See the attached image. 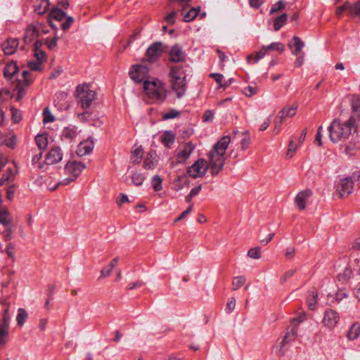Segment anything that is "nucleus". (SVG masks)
Returning a JSON list of instances; mask_svg holds the SVG:
<instances>
[{
    "label": "nucleus",
    "instance_id": "nucleus-1",
    "mask_svg": "<svg viewBox=\"0 0 360 360\" xmlns=\"http://www.w3.org/2000/svg\"><path fill=\"white\" fill-rule=\"evenodd\" d=\"M231 142L229 136H223L213 146L209 153L208 168H210L212 176H216L222 170L225 162V152Z\"/></svg>",
    "mask_w": 360,
    "mask_h": 360
},
{
    "label": "nucleus",
    "instance_id": "nucleus-2",
    "mask_svg": "<svg viewBox=\"0 0 360 360\" xmlns=\"http://www.w3.org/2000/svg\"><path fill=\"white\" fill-rule=\"evenodd\" d=\"M356 129V122L353 117H350L345 122L340 120H334L328 128L329 137L332 142L338 143L347 140L352 134V131Z\"/></svg>",
    "mask_w": 360,
    "mask_h": 360
},
{
    "label": "nucleus",
    "instance_id": "nucleus-3",
    "mask_svg": "<svg viewBox=\"0 0 360 360\" xmlns=\"http://www.w3.org/2000/svg\"><path fill=\"white\" fill-rule=\"evenodd\" d=\"M143 90L153 102L162 103L167 97V91L163 83L159 79L145 81Z\"/></svg>",
    "mask_w": 360,
    "mask_h": 360
},
{
    "label": "nucleus",
    "instance_id": "nucleus-4",
    "mask_svg": "<svg viewBox=\"0 0 360 360\" xmlns=\"http://www.w3.org/2000/svg\"><path fill=\"white\" fill-rule=\"evenodd\" d=\"M76 96L82 108L88 109L96 99V94L95 91L90 89L86 84H83L77 86Z\"/></svg>",
    "mask_w": 360,
    "mask_h": 360
},
{
    "label": "nucleus",
    "instance_id": "nucleus-5",
    "mask_svg": "<svg viewBox=\"0 0 360 360\" xmlns=\"http://www.w3.org/2000/svg\"><path fill=\"white\" fill-rule=\"evenodd\" d=\"M289 47L291 49V52L293 55L297 56L295 61V66L300 68L302 66L304 61V54L302 51L304 46V43L300 39V37L295 36L292 39L291 41L288 44Z\"/></svg>",
    "mask_w": 360,
    "mask_h": 360
},
{
    "label": "nucleus",
    "instance_id": "nucleus-6",
    "mask_svg": "<svg viewBox=\"0 0 360 360\" xmlns=\"http://www.w3.org/2000/svg\"><path fill=\"white\" fill-rule=\"evenodd\" d=\"M22 80L16 79L15 90L17 91V100H20L26 94L25 87L29 86L33 82L34 77L29 70H23L22 72Z\"/></svg>",
    "mask_w": 360,
    "mask_h": 360
},
{
    "label": "nucleus",
    "instance_id": "nucleus-7",
    "mask_svg": "<svg viewBox=\"0 0 360 360\" xmlns=\"http://www.w3.org/2000/svg\"><path fill=\"white\" fill-rule=\"evenodd\" d=\"M129 75L134 82L144 84L145 81H148L149 68L144 65H134L131 68Z\"/></svg>",
    "mask_w": 360,
    "mask_h": 360
},
{
    "label": "nucleus",
    "instance_id": "nucleus-8",
    "mask_svg": "<svg viewBox=\"0 0 360 360\" xmlns=\"http://www.w3.org/2000/svg\"><path fill=\"white\" fill-rule=\"evenodd\" d=\"M165 51V46L160 41L153 43L146 50V60L150 63H154L160 59Z\"/></svg>",
    "mask_w": 360,
    "mask_h": 360
},
{
    "label": "nucleus",
    "instance_id": "nucleus-9",
    "mask_svg": "<svg viewBox=\"0 0 360 360\" xmlns=\"http://www.w3.org/2000/svg\"><path fill=\"white\" fill-rule=\"evenodd\" d=\"M208 169V165L204 159L198 160L192 166L188 167V174L193 178L196 179L203 176Z\"/></svg>",
    "mask_w": 360,
    "mask_h": 360
},
{
    "label": "nucleus",
    "instance_id": "nucleus-10",
    "mask_svg": "<svg viewBox=\"0 0 360 360\" xmlns=\"http://www.w3.org/2000/svg\"><path fill=\"white\" fill-rule=\"evenodd\" d=\"M353 182L351 178L341 179L337 185L336 191L340 198H345L350 195L353 191Z\"/></svg>",
    "mask_w": 360,
    "mask_h": 360
},
{
    "label": "nucleus",
    "instance_id": "nucleus-11",
    "mask_svg": "<svg viewBox=\"0 0 360 360\" xmlns=\"http://www.w3.org/2000/svg\"><path fill=\"white\" fill-rule=\"evenodd\" d=\"M297 335V330L293 327L288 331L284 336L282 341L280 342L279 353L281 355H285L288 349L292 346V342H295Z\"/></svg>",
    "mask_w": 360,
    "mask_h": 360
},
{
    "label": "nucleus",
    "instance_id": "nucleus-12",
    "mask_svg": "<svg viewBox=\"0 0 360 360\" xmlns=\"http://www.w3.org/2000/svg\"><path fill=\"white\" fill-rule=\"evenodd\" d=\"M84 169L85 165L83 163L77 161H69L65 165V172L67 175L76 179Z\"/></svg>",
    "mask_w": 360,
    "mask_h": 360
},
{
    "label": "nucleus",
    "instance_id": "nucleus-13",
    "mask_svg": "<svg viewBox=\"0 0 360 360\" xmlns=\"http://www.w3.org/2000/svg\"><path fill=\"white\" fill-rule=\"evenodd\" d=\"M63 158V153L59 147L52 148L46 155V167L59 162Z\"/></svg>",
    "mask_w": 360,
    "mask_h": 360
},
{
    "label": "nucleus",
    "instance_id": "nucleus-14",
    "mask_svg": "<svg viewBox=\"0 0 360 360\" xmlns=\"http://www.w3.org/2000/svg\"><path fill=\"white\" fill-rule=\"evenodd\" d=\"M186 53L183 51L182 47L179 44H174L172 46L169 52V60L173 63H181L186 59Z\"/></svg>",
    "mask_w": 360,
    "mask_h": 360
},
{
    "label": "nucleus",
    "instance_id": "nucleus-15",
    "mask_svg": "<svg viewBox=\"0 0 360 360\" xmlns=\"http://www.w3.org/2000/svg\"><path fill=\"white\" fill-rule=\"evenodd\" d=\"M172 89L176 93L177 98H181L186 91V79H171Z\"/></svg>",
    "mask_w": 360,
    "mask_h": 360
},
{
    "label": "nucleus",
    "instance_id": "nucleus-16",
    "mask_svg": "<svg viewBox=\"0 0 360 360\" xmlns=\"http://www.w3.org/2000/svg\"><path fill=\"white\" fill-rule=\"evenodd\" d=\"M65 18V13L63 11L58 8H54L51 9L48 15V22L53 30H57L58 26L53 22V20L60 22L64 20Z\"/></svg>",
    "mask_w": 360,
    "mask_h": 360
},
{
    "label": "nucleus",
    "instance_id": "nucleus-17",
    "mask_svg": "<svg viewBox=\"0 0 360 360\" xmlns=\"http://www.w3.org/2000/svg\"><path fill=\"white\" fill-rule=\"evenodd\" d=\"M318 297L319 292L316 288H312L308 290L306 297V304L310 311H314L319 305L318 302Z\"/></svg>",
    "mask_w": 360,
    "mask_h": 360
},
{
    "label": "nucleus",
    "instance_id": "nucleus-18",
    "mask_svg": "<svg viewBox=\"0 0 360 360\" xmlns=\"http://www.w3.org/2000/svg\"><path fill=\"white\" fill-rule=\"evenodd\" d=\"M312 191L310 189H305L299 192L295 199V203L300 210H304L306 208L307 201L311 196Z\"/></svg>",
    "mask_w": 360,
    "mask_h": 360
},
{
    "label": "nucleus",
    "instance_id": "nucleus-19",
    "mask_svg": "<svg viewBox=\"0 0 360 360\" xmlns=\"http://www.w3.org/2000/svg\"><path fill=\"white\" fill-rule=\"evenodd\" d=\"M10 316H4L0 320V345H4L9 333Z\"/></svg>",
    "mask_w": 360,
    "mask_h": 360
},
{
    "label": "nucleus",
    "instance_id": "nucleus-20",
    "mask_svg": "<svg viewBox=\"0 0 360 360\" xmlns=\"http://www.w3.org/2000/svg\"><path fill=\"white\" fill-rule=\"evenodd\" d=\"M189 68L187 65H172L169 71L171 79H186V69Z\"/></svg>",
    "mask_w": 360,
    "mask_h": 360
},
{
    "label": "nucleus",
    "instance_id": "nucleus-21",
    "mask_svg": "<svg viewBox=\"0 0 360 360\" xmlns=\"http://www.w3.org/2000/svg\"><path fill=\"white\" fill-rule=\"evenodd\" d=\"M39 36V30L34 25H30L27 27L23 36V41L25 44L32 42Z\"/></svg>",
    "mask_w": 360,
    "mask_h": 360
},
{
    "label": "nucleus",
    "instance_id": "nucleus-22",
    "mask_svg": "<svg viewBox=\"0 0 360 360\" xmlns=\"http://www.w3.org/2000/svg\"><path fill=\"white\" fill-rule=\"evenodd\" d=\"M18 39L17 38H8L2 44V49L6 55L13 54L18 46Z\"/></svg>",
    "mask_w": 360,
    "mask_h": 360
},
{
    "label": "nucleus",
    "instance_id": "nucleus-23",
    "mask_svg": "<svg viewBox=\"0 0 360 360\" xmlns=\"http://www.w3.org/2000/svg\"><path fill=\"white\" fill-rule=\"evenodd\" d=\"M94 148V141L87 139L82 141L77 146V153L79 156H84L89 154Z\"/></svg>",
    "mask_w": 360,
    "mask_h": 360
},
{
    "label": "nucleus",
    "instance_id": "nucleus-24",
    "mask_svg": "<svg viewBox=\"0 0 360 360\" xmlns=\"http://www.w3.org/2000/svg\"><path fill=\"white\" fill-rule=\"evenodd\" d=\"M18 72V67L13 61L8 63L4 69V75L6 79H12Z\"/></svg>",
    "mask_w": 360,
    "mask_h": 360
},
{
    "label": "nucleus",
    "instance_id": "nucleus-25",
    "mask_svg": "<svg viewBox=\"0 0 360 360\" xmlns=\"http://www.w3.org/2000/svg\"><path fill=\"white\" fill-rule=\"evenodd\" d=\"M41 45H42L41 41H40V40L36 41L34 44V56L37 58V60H38L42 63L46 61V57L45 52L40 49Z\"/></svg>",
    "mask_w": 360,
    "mask_h": 360
},
{
    "label": "nucleus",
    "instance_id": "nucleus-26",
    "mask_svg": "<svg viewBox=\"0 0 360 360\" xmlns=\"http://www.w3.org/2000/svg\"><path fill=\"white\" fill-rule=\"evenodd\" d=\"M194 148L195 146L191 142L187 143L184 146L183 150L178 153V158L180 161L186 160L193 151Z\"/></svg>",
    "mask_w": 360,
    "mask_h": 360
},
{
    "label": "nucleus",
    "instance_id": "nucleus-27",
    "mask_svg": "<svg viewBox=\"0 0 360 360\" xmlns=\"http://www.w3.org/2000/svg\"><path fill=\"white\" fill-rule=\"evenodd\" d=\"M49 8V0H39L37 4L34 6V11L38 15H43Z\"/></svg>",
    "mask_w": 360,
    "mask_h": 360
},
{
    "label": "nucleus",
    "instance_id": "nucleus-28",
    "mask_svg": "<svg viewBox=\"0 0 360 360\" xmlns=\"http://www.w3.org/2000/svg\"><path fill=\"white\" fill-rule=\"evenodd\" d=\"M0 224L6 227L12 226V218L7 210L2 209L0 210Z\"/></svg>",
    "mask_w": 360,
    "mask_h": 360
},
{
    "label": "nucleus",
    "instance_id": "nucleus-29",
    "mask_svg": "<svg viewBox=\"0 0 360 360\" xmlns=\"http://www.w3.org/2000/svg\"><path fill=\"white\" fill-rule=\"evenodd\" d=\"M155 152L151 150L148 153L143 162V167L146 169H153L155 168L154 159L155 158Z\"/></svg>",
    "mask_w": 360,
    "mask_h": 360
},
{
    "label": "nucleus",
    "instance_id": "nucleus-30",
    "mask_svg": "<svg viewBox=\"0 0 360 360\" xmlns=\"http://www.w3.org/2000/svg\"><path fill=\"white\" fill-rule=\"evenodd\" d=\"M268 50L266 46H263L259 51L257 52L255 56L249 55L247 57V60L249 63H251V60H253L254 63H257L261 58H264L267 53Z\"/></svg>",
    "mask_w": 360,
    "mask_h": 360
},
{
    "label": "nucleus",
    "instance_id": "nucleus-31",
    "mask_svg": "<svg viewBox=\"0 0 360 360\" xmlns=\"http://www.w3.org/2000/svg\"><path fill=\"white\" fill-rule=\"evenodd\" d=\"M41 157V152L34 155L32 159V164L35 168L44 171L47 169V167H46L45 161L44 162H40Z\"/></svg>",
    "mask_w": 360,
    "mask_h": 360
},
{
    "label": "nucleus",
    "instance_id": "nucleus-32",
    "mask_svg": "<svg viewBox=\"0 0 360 360\" xmlns=\"http://www.w3.org/2000/svg\"><path fill=\"white\" fill-rule=\"evenodd\" d=\"M360 335V325L353 323L347 332V338L350 340H356Z\"/></svg>",
    "mask_w": 360,
    "mask_h": 360
},
{
    "label": "nucleus",
    "instance_id": "nucleus-33",
    "mask_svg": "<svg viewBox=\"0 0 360 360\" xmlns=\"http://www.w3.org/2000/svg\"><path fill=\"white\" fill-rule=\"evenodd\" d=\"M288 15L283 13L278 16L274 22V29L275 31H278L287 22Z\"/></svg>",
    "mask_w": 360,
    "mask_h": 360
},
{
    "label": "nucleus",
    "instance_id": "nucleus-34",
    "mask_svg": "<svg viewBox=\"0 0 360 360\" xmlns=\"http://www.w3.org/2000/svg\"><path fill=\"white\" fill-rule=\"evenodd\" d=\"M77 134L75 127H66L63 129L62 136L65 139L72 140Z\"/></svg>",
    "mask_w": 360,
    "mask_h": 360
},
{
    "label": "nucleus",
    "instance_id": "nucleus-35",
    "mask_svg": "<svg viewBox=\"0 0 360 360\" xmlns=\"http://www.w3.org/2000/svg\"><path fill=\"white\" fill-rule=\"evenodd\" d=\"M210 77L213 78L221 88L225 89L230 85V82H224V76L220 73H211Z\"/></svg>",
    "mask_w": 360,
    "mask_h": 360
},
{
    "label": "nucleus",
    "instance_id": "nucleus-36",
    "mask_svg": "<svg viewBox=\"0 0 360 360\" xmlns=\"http://www.w3.org/2000/svg\"><path fill=\"white\" fill-rule=\"evenodd\" d=\"M339 316H323L322 323L323 326L328 328H333L338 321Z\"/></svg>",
    "mask_w": 360,
    "mask_h": 360
},
{
    "label": "nucleus",
    "instance_id": "nucleus-37",
    "mask_svg": "<svg viewBox=\"0 0 360 360\" xmlns=\"http://www.w3.org/2000/svg\"><path fill=\"white\" fill-rule=\"evenodd\" d=\"M36 143L39 149H45L48 145V139L46 136L43 134H38L35 137Z\"/></svg>",
    "mask_w": 360,
    "mask_h": 360
},
{
    "label": "nucleus",
    "instance_id": "nucleus-38",
    "mask_svg": "<svg viewBox=\"0 0 360 360\" xmlns=\"http://www.w3.org/2000/svg\"><path fill=\"white\" fill-rule=\"evenodd\" d=\"M240 134L243 136L240 141V146L243 150H245L250 145L251 139L248 131H245L241 132Z\"/></svg>",
    "mask_w": 360,
    "mask_h": 360
},
{
    "label": "nucleus",
    "instance_id": "nucleus-39",
    "mask_svg": "<svg viewBox=\"0 0 360 360\" xmlns=\"http://www.w3.org/2000/svg\"><path fill=\"white\" fill-rule=\"evenodd\" d=\"M200 11V8H191L184 15V20L185 22H190L194 20L197 15H198Z\"/></svg>",
    "mask_w": 360,
    "mask_h": 360
},
{
    "label": "nucleus",
    "instance_id": "nucleus-40",
    "mask_svg": "<svg viewBox=\"0 0 360 360\" xmlns=\"http://www.w3.org/2000/svg\"><path fill=\"white\" fill-rule=\"evenodd\" d=\"M268 51H276L279 53H282L285 50V45L281 42H273L271 44L266 46Z\"/></svg>",
    "mask_w": 360,
    "mask_h": 360
},
{
    "label": "nucleus",
    "instance_id": "nucleus-41",
    "mask_svg": "<svg viewBox=\"0 0 360 360\" xmlns=\"http://www.w3.org/2000/svg\"><path fill=\"white\" fill-rule=\"evenodd\" d=\"M298 108V105L297 104H294L292 106H285L281 111L284 112L285 117H292L295 115L297 110Z\"/></svg>",
    "mask_w": 360,
    "mask_h": 360
},
{
    "label": "nucleus",
    "instance_id": "nucleus-42",
    "mask_svg": "<svg viewBox=\"0 0 360 360\" xmlns=\"http://www.w3.org/2000/svg\"><path fill=\"white\" fill-rule=\"evenodd\" d=\"M246 279L245 276H236L233 278L232 281V290H236L240 287H242L244 283H245Z\"/></svg>",
    "mask_w": 360,
    "mask_h": 360
},
{
    "label": "nucleus",
    "instance_id": "nucleus-43",
    "mask_svg": "<svg viewBox=\"0 0 360 360\" xmlns=\"http://www.w3.org/2000/svg\"><path fill=\"white\" fill-rule=\"evenodd\" d=\"M162 141L167 147H169L174 142V135L171 131H166L162 137Z\"/></svg>",
    "mask_w": 360,
    "mask_h": 360
},
{
    "label": "nucleus",
    "instance_id": "nucleus-44",
    "mask_svg": "<svg viewBox=\"0 0 360 360\" xmlns=\"http://www.w3.org/2000/svg\"><path fill=\"white\" fill-rule=\"evenodd\" d=\"M349 15L355 17L360 15V1L354 3L353 5L349 6L348 8Z\"/></svg>",
    "mask_w": 360,
    "mask_h": 360
},
{
    "label": "nucleus",
    "instance_id": "nucleus-45",
    "mask_svg": "<svg viewBox=\"0 0 360 360\" xmlns=\"http://www.w3.org/2000/svg\"><path fill=\"white\" fill-rule=\"evenodd\" d=\"M152 186L155 191H160L162 189V179L160 176L155 175L152 178Z\"/></svg>",
    "mask_w": 360,
    "mask_h": 360
},
{
    "label": "nucleus",
    "instance_id": "nucleus-46",
    "mask_svg": "<svg viewBox=\"0 0 360 360\" xmlns=\"http://www.w3.org/2000/svg\"><path fill=\"white\" fill-rule=\"evenodd\" d=\"M144 180L145 176L141 173L135 172L131 176V181L135 186H141Z\"/></svg>",
    "mask_w": 360,
    "mask_h": 360
},
{
    "label": "nucleus",
    "instance_id": "nucleus-47",
    "mask_svg": "<svg viewBox=\"0 0 360 360\" xmlns=\"http://www.w3.org/2000/svg\"><path fill=\"white\" fill-rule=\"evenodd\" d=\"M261 249L259 247L250 248L248 252V256L252 259H259L261 257Z\"/></svg>",
    "mask_w": 360,
    "mask_h": 360
},
{
    "label": "nucleus",
    "instance_id": "nucleus-48",
    "mask_svg": "<svg viewBox=\"0 0 360 360\" xmlns=\"http://www.w3.org/2000/svg\"><path fill=\"white\" fill-rule=\"evenodd\" d=\"M351 106L353 112L360 111V97L353 96L351 99Z\"/></svg>",
    "mask_w": 360,
    "mask_h": 360
},
{
    "label": "nucleus",
    "instance_id": "nucleus-49",
    "mask_svg": "<svg viewBox=\"0 0 360 360\" xmlns=\"http://www.w3.org/2000/svg\"><path fill=\"white\" fill-rule=\"evenodd\" d=\"M27 67L32 71H41L42 69V63L38 60H30L27 63Z\"/></svg>",
    "mask_w": 360,
    "mask_h": 360
},
{
    "label": "nucleus",
    "instance_id": "nucleus-50",
    "mask_svg": "<svg viewBox=\"0 0 360 360\" xmlns=\"http://www.w3.org/2000/svg\"><path fill=\"white\" fill-rule=\"evenodd\" d=\"M75 179L72 177L71 176H70L69 177H67L65 179H64L63 181L58 182V184H56L53 187H49V190L50 191H55L59 186L62 185V186H66V185H68L69 184H70L71 182L74 181Z\"/></svg>",
    "mask_w": 360,
    "mask_h": 360
},
{
    "label": "nucleus",
    "instance_id": "nucleus-51",
    "mask_svg": "<svg viewBox=\"0 0 360 360\" xmlns=\"http://www.w3.org/2000/svg\"><path fill=\"white\" fill-rule=\"evenodd\" d=\"M258 89L255 86H248L245 87L243 93L248 97H250L257 93Z\"/></svg>",
    "mask_w": 360,
    "mask_h": 360
},
{
    "label": "nucleus",
    "instance_id": "nucleus-52",
    "mask_svg": "<svg viewBox=\"0 0 360 360\" xmlns=\"http://www.w3.org/2000/svg\"><path fill=\"white\" fill-rule=\"evenodd\" d=\"M143 148L140 146L132 151V156L136 158L135 163H139L143 157Z\"/></svg>",
    "mask_w": 360,
    "mask_h": 360
},
{
    "label": "nucleus",
    "instance_id": "nucleus-53",
    "mask_svg": "<svg viewBox=\"0 0 360 360\" xmlns=\"http://www.w3.org/2000/svg\"><path fill=\"white\" fill-rule=\"evenodd\" d=\"M180 115V112L174 109L170 110L168 112L163 114L162 119L164 120L174 119L178 117Z\"/></svg>",
    "mask_w": 360,
    "mask_h": 360
},
{
    "label": "nucleus",
    "instance_id": "nucleus-54",
    "mask_svg": "<svg viewBox=\"0 0 360 360\" xmlns=\"http://www.w3.org/2000/svg\"><path fill=\"white\" fill-rule=\"evenodd\" d=\"M4 240L10 241L12 239L13 229L12 226L6 227L5 230L1 233Z\"/></svg>",
    "mask_w": 360,
    "mask_h": 360
},
{
    "label": "nucleus",
    "instance_id": "nucleus-55",
    "mask_svg": "<svg viewBox=\"0 0 360 360\" xmlns=\"http://www.w3.org/2000/svg\"><path fill=\"white\" fill-rule=\"evenodd\" d=\"M44 115V122L48 123L54 120V117L51 115V112L46 108L43 111Z\"/></svg>",
    "mask_w": 360,
    "mask_h": 360
},
{
    "label": "nucleus",
    "instance_id": "nucleus-56",
    "mask_svg": "<svg viewBox=\"0 0 360 360\" xmlns=\"http://www.w3.org/2000/svg\"><path fill=\"white\" fill-rule=\"evenodd\" d=\"M58 40V37L57 36H56L51 39H46L45 44L46 45V46L49 49L51 50L56 46Z\"/></svg>",
    "mask_w": 360,
    "mask_h": 360
},
{
    "label": "nucleus",
    "instance_id": "nucleus-57",
    "mask_svg": "<svg viewBox=\"0 0 360 360\" xmlns=\"http://www.w3.org/2000/svg\"><path fill=\"white\" fill-rule=\"evenodd\" d=\"M295 272L296 269H289L286 271L283 275V276L281 278V283L286 282L288 279L291 278L295 274Z\"/></svg>",
    "mask_w": 360,
    "mask_h": 360
},
{
    "label": "nucleus",
    "instance_id": "nucleus-58",
    "mask_svg": "<svg viewBox=\"0 0 360 360\" xmlns=\"http://www.w3.org/2000/svg\"><path fill=\"white\" fill-rule=\"evenodd\" d=\"M176 11H172L165 16V20L169 25H173L175 22V18L176 15Z\"/></svg>",
    "mask_w": 360,
    "mask_h": 360
},
{
    "label": "nucleus",
    "instance_id": "nucleus-59",
    "mask_svg": "<svg viewBox=\"0 0 360 360\" xmlns=\"http://www.w3.org/2000/svg\"><path fill=\"white\" fill-rule=\"evenodd\" d=\"M236 307V300L233 297L229 299L226 304V312L231 313Z\"/></svg>",
    "mask_w": 360,
    "mask_h": 360
},
{
    "label": "nucleus",
    "instance_id": "nucleus-60",
    "mask_svg": "<svg viewBox=\"0 0 360 360\" xmlns=\"http://www.w3.org/2000/svg\"><path fill=\"white\" fill-rule=\"evenodd\" d=\"M74 22L73 18L69 16L66 18V20L60 25L61 28L65 31L68 30Z\"/></svg>",
    "mask_w": 360,
    "mask_h": 360
},
{
    "label": "nucleus",
    "instance_id": "nucleus-61",
    "mask_svg": "<svg viewBox=\"0 0 360 360\" xmlns=\"http://www.w3.org/2000/svg\"><path fill=\"white\" fill-rule=\"evenodd\" d=\"M284 8H285V5L283 4V3L281 1H280L277 4L272 6V7L271 8V10H270V13H276V12L283 9Z\"/></svg>",
    "mask_w": 360,
    "mask_h": 360
},
{
    "label": "nucleus",
    "instance_id": "nucleus-62",
    "mask_svg": "<svg viewBox=\"0 0 360 360\" xmlns=\"http://www.w3.org/2000/svg\"><path fill=\"white\" fill-rule=\"evenodd\" d=\"M9 310V304L6 301L0 303V314L1 315H7Z\"/></svg>",
    "mask_w": 360,
    "mask_h": 360
},
{
    "label": "nucleus",
    "instance_id": "nucleus-63",
    "mask_svg": "<svg viewBox=\"0 0 360 360\" xmlns=\"http://www.w3.org/2000/svg\"><path fill=\"white\" fill-rule=\"evenodd\" d=\"M349 3L346 1L342 6H339L335 10V14L340 17L345 11L348 10Z\"/></svg>",
    "mask_w": 360,
    "mask_h": 360
},
{
    "label": "nucleus",
    "instance_id": "nucleus-64",
    "mask_svg": "<svg viewBox=\"0 0 360 360\" xmlns=\"http://www.w3.org/2000/svg\"><path fill=\"white\" fill-rule=\"evenodd\" d=\"M351 249L354 250H360V236L356 238L351 244Z\"/></svg>",
    "mask_w": 360,
    "mask_h": 360
}]
</instances>
